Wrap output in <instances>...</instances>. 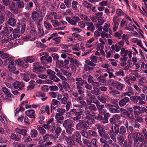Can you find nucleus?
Returning a JSON list of instances; mask_svg holds the SVG:
<instances>
[{
	"label": "nucleus",
	"mask_w": 147,
	"mask_h": 147,
	"mask_svg": "<svg viewBox=\"0 0 147 147\" xmlns=\"http://www.w3.org/2000/svg\"><path fill=\"white\" fill-rule=\"evenodd\" d=\"M30 36L24 37L23 39L25 41H33L35 40L37 35V32L34 28H32L30 32Z\"/></svg>",
	"instance_id": "f257e3e1"
},
{
	"label": "nucleus",
	"mask_w": 147,
	"mask_h": 147,
	"mask_svg": "<svg viewBox=\"0 0 147 147\" xmlns=\"http://www.w3.org/2000/svg\"><path fill=\"white\" fill-rule=\"evenodd\" d=\"M92 103L96 104L97 109L98 110L100 114L103 115L106 112V109H105V106L104 105L100 104V103L97 100L93 101Z\"/></svg>",
	"instance_id": "f03ea898"
},
{
	"label": "nucleus",
	"mask_w": 147,
	"mask_h": 147,
	"mask_svg": "<svg viewBox=\"0 0 147 147\" xmlns=\"http://www.w3.org/2000/svg\"><path fill=\"white\" fill-rule=\"evenodd\" d=\"M54 119L52 118L49 119L46 123V124H44L42 127L45 129H52L53 130H54L55 127L54 125L55 124L53 122Z\"/></svg>",
	"instance_id": "7ed1b4c3"
},
{
	"label": "nucleus",
	"mask_w": 147,
	"mask_h": 147,
	"mask_svg": "<svg viewBox=\"0 0 147 147\" xmlns=\"http://www.w3.org/2000/svg\"><path fill=\"white\" fill-rule=\"evenodd\" d=\"M45 69V68L40 66L38 62H35L34 63L33 67V71L37 74L42 73Z\"/></svg>",
	"instance_id": "20e7f679"
},
{
	"label": "nucleus",
	"mask_w": 147,
	"mask_h": 147,
	"mask_svg": "<svg viewBox=\"0 0 147 147\" xmlns=\"http://www.w3.org/2000/svg\"><path fill=\"white\" fill-rule=\"evenodd\" d=\"M98 57L95 56H92L90 59L85 61L88 65L92 67H95L96 65V63H97L98 60Z\"/></svg>",
	"instance_id": "39448f33"
},
{
	"label": "nucleus",
	"mask_w": 147,
	"mask_h": 147,
	"mask_svg": "<svg viewBox=\"0 0 147 147\" xmlns=\"http://www.w3.org/2000/svg\"><path fill=\"white\" fill-rule=\"evenodd\" d=\"M47 74L51 79L56 82H58L60 80L55 75V73L54 71L50 69H48L47 70Z\"/></svg>",
	"instance_id": "423d86ee"
},
{
	"label": "nucleus",
	"mask_w": 147,
	"mask_h": 147,
	"mask_svg": "<svg viewBox=\"0 0 147 147\" xmlns=\"http://www.w3.org/2000/svg\"><path fill=\"white\" fill-rule=\"evenodd\" d=\"M31 17L32 20L37 24H40L42 20V19L39 18V16L38 13L34 11L32 13Z\"/></svg>",
	"instance_id": "0eeeda50"
},
{
	"label": "nucleus",
	"mask_w": 147,
	"mask_h": 147,
	"mask_svg": "<svg viewBox=\"0 0 147 147\" xmlns=\"http://www.w3.org/2000/svg\"><path fill=\"white\" fill-rule=\"evenodd\" d=\"M15 131L16 133L21 134L24 136H25L27 135V130L22 126L20 125L18 126L15 128Z\"/></svg>",
	"instance_id": "6e6552de"
},
{
	"label": "nucleus",
	"mask_w": 147,
	"mask_h": 147,
	"mask_svg": "<svg viewBox=\"0 0 147 147\" xmlns=\"http://www.w3.org/2000/svg\"><path fill=\"white\" fill-rule=\"evenodd\" d=\"M72 138L74 140H75L76 142L80 145H82V142L81 140V135L78 132L76 131L72 135Z\"/></svg>",
	"instance_id": "1a4fd4ad"
},
{
	"label": "nucleus",
	"mask_w": 147,
	"mask_h": 147,
	"mask_svg": "<svg viewBox=\"0 0 147 147\" xmlns=\"http://www.w3.org/2000/svg\"><path fill=\"white\" fill-rule=\"evenodd\" d=\"M85 115L86 117L85 118V119H87V123L90 124L92 123L94 121V119H93L92 117L93 115H92L90 113L89 111L88 110H87L86 112Z\"/></svg>",
	"instance_id": "9d476101"
},
{
	"label": "nucleus",
	"mask_w": 147,
	"mask_h": 147,
	"mask_svg": "<svg viewBox=\"0 0 147 147\" xmlns=\"http://www.w3.org/2000/svg\"><path fill=\"white\" fill-rule=\"evenodd\" d=\"M86 126L84 121L80 120L79 123L76 125V128L78 130H82L86 128Z\"/></svg>",
	"instance_id": "9b49d317"
},
{
	"label": "nucleus",
	"mask_w": 147,
	"mask_h": 147,
	"mask_svg": "<svg viewBox=\"0 0 147 147\" xmlns=\"http://www.w3.org/2000/svg\"><path fill=\"white\" fill-rule=\"evenodd\" d=\"M128 51L127 50H125L124 48H122L121 49V51L120 52V54L122 57H125L124 59V61H126L127 59V57H126L128 55Z\"/></svg>",
	"instance_id": "f8f14e48"
},
{
	"label": "nucleus",
	"mask_w": 147,
	"mask_h": 147,
	"mask_svg": "<svg viewBox=\"0 0 147 147\" xmlns=\"http://www.w3.org/2000/svg\"><path fill=\"white\" fill-rule=\"evenodd\" d=\"M76 81V87L82 86L83 85L86 80H82L80 78L76 77L75 78Z\"/></svg>",
	"instance_id": "ddd939ff"
},
{
	"label": "nucleus",
	"mask_w": 147,
	"mask_h": 147,
	"mask_svg": "<svg viewBox=\"0 0 147 147\" xmlns=\"http://www.w3.org/2000/svg\"><path fill=\"white\" fill-rule=\"evenodd\" d=\"M13 85L14 88L18 90L22 89L24 87L22 82L18 81L14 82L13 84Z\"/></svg>",
	"instance_id": "4468645a"
},
{
	"label": "nucleus",
	"mask_w": 147,
	"mask_h": 147,
	"mask_svg": "<svg viewBox=\"0 0 147 147\" xmlns=\"http://www.w3.org/2000/svg\"><path fill=\"white\" fill-rule=\"evenodd\" d=\"M35 111L33 110H29L25 112V114L30 118H34L35 115Z\"/></svg>",
	"instance_id": "2eb2a0df"
},
{
	"label": "nucleus",
	"mask_w": 147,
	"mask_h": 147,
	"mask_svg": "<svg viewBox=\"0 0 147 147\" xmlns=\"http://www.w3.org/2000/svg\"><path fill=\"white\" fill-rule=\"evenodd\" d=\"M35 59V57L33 56H29L24 58V60L25 63H32L33 62Z\"/></svg>",
	"instance_id": "dca6fc26"
},
{
	"label": "nucleus",
	"mask_w": 147,
	"mask_h": 147,
	"mask_svg": "<svg viewBox=\"0 0 147 147\" xmlns=\"http://www.w3.org/2000/svg\"><path fill=\"white\" fill-rule=\"evenodd\" d=\"M129 101V98L128 97H125L124 98L121 100L119 102V106L121 107H122L125 105L127 103H128Z\"/></svg>",
	"instance_id": "f3484780"
},
{
	"label": "nucleus",
	"mask_w": 147,
	"mask_h": 147,
	"mask_svg": "<svg viewBox=\"0 0 147 147\" xmlns=\"http://www.w3.org/2000/svg\"><path fill=\"white\" fill-rule=\"evenodd\" d=\"M16 64L14 63V61H12L9 62L8 66V68L10 71L13 72L16 69Z\"/></svg>",
	"instance_id": "a211bd4d"
},
{
	"label": "nucleus",
	"mask_w": 147,
	"mask_h": 147,
	"mask_svg": "<svg viewBox=\"0 0 147 147\" xmlns=\"http://www.w3.org/2000/svg\"><path fill=\"white\" fill-rule=\"evenodd\" d=\"M38 34L40 37H42L45 34L44 32L41 25L40 24H37Z\"/></svg>",
	"instance_id": "6ab92c4d"
},
{
	"label": "nucleus",
	"mask_w": 147,
	"mask_h": 147,
	"mask_svg": "<svg viewBox=\"0 0 147 147\" xmlns=\"http://www.w3.org/2000/svg\"><path fill=\"white\" fill-rule=\"evenodd\" d=\"M133 24L132 22H130L128 26L125 28V29L129 31H132L134 30V27L136 30H137L138 29L137 27L135 25Z\"/></svg>",
	"instance_id": "aec40b11"
},
{
	"label": "nucleus",
	"mask_w": 147,
	"mask_h": 147,
	"mask_svg": "<svg viewBox=\"0 0 147 147\" xmlns=\"http://www.w3.org/2000/svg\"><path fill=\"white\" fill-rule=\"evenodd\" d=\"M115 87L118 90H123L125 87V85L121 82L117 81Z\"/></svg>",
	"instance_id": "412c9836"
},
{
	"label": "nucleus",
	"mask_w": 147,
	"mask_h": 147,
	"mask_svg": "<svg viewBox=\"0 0 147 147\" xmlns=\"http://www.w3.org/2000/svg\"><path fill=\"white\" fill-rule=\"evenodd\" d=\"M63 97L61 100V102L63 104H65L67 103V98H68V96L67 93L63 92L62 93Z\"/></svg>",
	"instance_id": "4be33fe9"
},
{
	"label": "nucleus",
	"mask_w": 147,
	"mask_h": 147,
	"mask_svg": "<svg viewBox=\"0 0 147 147\" xmlns=\"http://www.w3.org/2000/svg\"><path fill=\"white\" fill-rule=\"evenodd\" d=\"M1 90L4 92V94L10 98L13 97V95L11 94L10 92L8 90V89L5 87H3L2 88Z\"/></svg>",
	"instance_id": "5701e85b"
},
{
	"label": "nucleus",
	"mask_w": 147,
	"mask_h": 147,
	"mask_svg": "<svg viewBox=\"0 0 147 147\" xmlns=\"http://www.w3.org/2000/svg\"><path fill=\"white\" fill-rule=\"evenodd\" d=\"M65 140L67 142L68 145H70V146H69V147H71V145H74L75 144L74 140L71 136L68 138H66Z\"/></svg>",
	"instance_id": "b1692460"
},
{
	"label": "nucleus",
	"mask_w": 147,
	"mask_h": 147,
	"mask_svg": "<svg viewBox=\"0 0 147 147\" xmlns=\"http://www.w3.org/2000/svg\"><path fill=\"white\" fill-rule=\"evenodd\" d=\"M0 120L3 123L6 124L8 123V120L7 118L3 114H2L0 115Z\"/></svg>",
	"instance_id": "393cba45"
},
{
	"label": "nucleus",
	"mask_w": 147,
	"mask_h": 147,
	"mask_svg": "<svg viewBox=\"0 0 147 147\" xmlns=\"http://www.w3.org/2000/svg\"><path fill=\"white\" fill-rule=\"evenodd\" d=\"M10 138L14 140L18 141L20 139L21 136L19 135H16L15 134H11Z\"/></svg>",
	"instance_id": "a878e982"
},
{
	"label": "nucleus",
	"mask_w": 147,
	"mask_h": 147,
	"mask_svg": "<svg viewBox=\"0 0 147 147\" xmlns=\"http://www.w3.org/2000/svg\"><path fill=\"white\" fill-rule=\"evenodd\" d=\"M94 38H92L88 40L86 42V46L87 48H90L93 47V45L91 44L94 40Z\"/></svg>",
	"instance_id": "bb28decb"
},
{
	"label": "nucleus",
	"mask_w": 147,
	"mask_h": 147,
	"mask_svg": "<svg viewBox=\"0 0 147 147\" xmlns=\"http://www.w3.org/2000/svg\"><path fill=\"white\" fill-rule=\"evenodd\" d=\"M95 98V96L91 94H88V99L87 100V103L88 105H90L92 102V100Z\"/></svg>",
	"instance_id": "cd10ccee"
},
{
	"label": "nucleus",
	"mask_w": 147,
	"mask_h": 147,
	"mask_svg": "<svg viewBox=\"0 0 147 147\" xmlns=\"http://www.w3.org/2000/svg\"><path fill=\"white\" fill-rule=\"evenodd\" d=\"M8 24L10 26H13L16 25V20L14 18H9L8 21Z\"/></svg>",
	"instance_id": "c85d7f7f"
},
{
	"label": "nucleus",
	"mask_w": 147,
	"mask_h": 147,
	"mask_svg": "<svg viewBox=\"0 0 147 147\" xmlns=\"http://www.w3.org/2000/svg\"><path fill=\"white\" fill-rule=\"evenodd\" d=\"M82 113V111L79 112H76V116L73 118V119L74 121H77L80 119L81 117V115Z\"/></svg>",
	"instance_id": "c756f323"
},
{
	"label": "nucleus",
	"mask_w": 147,
	"mask_h": 147,
	"mask_svg": "<svg viewBox=\"0 0 147 147\" xmlns=\"http://www.w3.org/2000/svg\"><path fill=\"white\" fill-rule=\"evenodd\" d=\"M35 82L34 81H31L30 82V84L28 85L27 87V90H31L33 89L34 88L35 84H34Z\"/></svg>",
	"instance_id": "7c9ffc66"
},
{
	"label": "nucleus",
	"mask_w": 147,
	"mask_h": 147,
	"mask_svg": "<svg viewBox=\"0 0 147 147\" xmlns=\"http://www.w3.org/2000/svg\"><path fill=\"white\" fill-rule=\"evenodd\" d=\"M72 123V122L71 120L69 119L67 120L64 121L63 125L65 127L70 126L71 125Z\"/></svg>",
	"instance_id": "2f4dec72"
},
{
	"label": "nucleus",
	"mask_w": 147,
	"mask_h": 147,
	"mask_svg": "<svg viewBox=\"0 0 147 147\" xmlns=\"http://www.w3.org/2000/svg\"><path fill=\"white\" fill-rule=\"evenodd\" d=\"M62 115H58V114H56V116H55V119L56 120L58 121V123H60V124L62 123L64 117L63 116H61Z\"/></svg>",
	"instance_id": "473e14b6"
},
{
	"label": "nucleus",
	"mask_w": 147,
	"mask_h": 147,
	"mask_svg": "<svg viewBox=\"0 0 147 147\" xmlns=\"http://www.w3.org/2000/svg\"><path fill=\"white\" fill-rule=\"evenodd\" d=\"M117 139L118 141L119 144L121 145H122L124 141L123 137L122 136L118 135L117 136Z\"/></svg>",
	"instance_id": "72a5a7b5"
},
{
	"label": "nucleus",
	"mask_w": 147,
	"mask_h": 147,
	"mask_svg": "<svg viewBox=\"0 0 147 147\" xmlns=\"http://www.w3.org/2000/svg\"><path fill=\"white\" fill-rule=\"evenodd\" d=\"M0 57L2 59H4L7 58L10 56L9 54L7 53H4L3 51H0Z\"/></svg>",
	"instance_id": "f704fd0d"
},
{
	"label": "nucleus",
	"mask_w": 147,
	"mask_h": 147,
	"mask_svg": "<svg viewBox=\"0 0 147 147\" xmlns=\"http://www.w3.org/2000/svg\"><path fill=\"white\" fill-rule=\"evenodd\" d=\"M28 103V101L27 100H25V101L22 102L20 106V110L22 111H24L25 109L24 107H25L27 104Z\"/></svg>",
	"instance_id": "c9c22d12"
},
{
	"label": "nucleus",
	"mask_w": 147,
	"mask_h": 147,
	"mask_svg": "<svg viewBox=\"0 0 147 147\" xmlns=\"http://www.w3.org/2000/svg\"><path fill=\"white\" fill-rule=\"evenodd\" d=\"M127 22L126 20L125 19H123L121 21L120 26L121 27H123L124 26H125V28L128 26H127Z\"/></svg>",
	"instance_id": "e433bc0d"
},
{
	"label": "nucleus",
	"mask_w": 147,
	"mask_h": 147,
	"mask_svg": "<svg viewBox=\"0 0 147 147\" xmlns=\"http://www.w3.org/2000/svg\"><path fill=\"white\" fill-rule=\"evenodd\" d=\"M97 98L102 103L105 104L106 103L107 99L104 96L102 95H100L97 97Z\"/></svg>",
	"instance_id": "4c0bfd02"
},
{
	"label": "nucleus",
	"mask_w": 147,
	"mask_h": 147,
	"mask_svg": "<svg viewBox=\"0 0 147 147\" xmlns=\"http://www.w3.org/2000/svg\"><path fill=\"white\" fill-rule=\"evenodd\" d=\"M117 15L119 16H125V13L120 9H117L116 11Z\"/></svg>",
	"instance_id": "58836bf2"
},
{
	"label": "nucleus",
	"mask_w": 147,
	"mask_h": 147,
	"mask_svg": "<svg viewBox=\"0 0 147 147\" xmlns=\"http://www.w3.org/2000/svg\"><path fill=\"white\" fill-rule=\"evenodd\" d=\"M111 48L113 50H115L117 52H119L121 49L120 47L116 44L112 45Z\"/></svg>",
	"instance_id": "ea45409f"
},
{
	"label": "nucleus",
	"mask_w": 147,
	"mask_h": 147,
	"mask_svg": "<svg viewBox=\"0 0 147 147\" xmlns=\"http://www.w3.org/2000/svg\"><path fill=\"white\" fill-rule=\"evenodd\" d=\"M111 94L113 96L118 97L120 94V92L116 90H113L110 92Z\"/></svg>",
	"instance_id": "a19ab883"
},
{
	"label": "nucleus",
	"mask_w": 147,
	"mask_h": 147,
	"mask_svg": "<svg viewBox=\"0 0 147 147\" xmlns=\"http://www.w3.org/2000/svg\"><path fill=\"white\" fill-rule=\"evenodd\" d=\"M83 6L88 9H90L92 6V5L87 1H84L82 3Z\"/></svg>",
	"instance_id": "79ce46f5"
},
{
	"label": "nucleus",
	"mask_w": 147,
	"mask_h": 147,
	"mask_svg": "<svg viewBox=\"0 0 147 147\" xmlns=\"http://www.w3.org/2000/svg\"><path fill=\"white\" fill-rule=\"evenodd\" d=\"M115 74L117 76L123 77L124 76V73L123 70H120L119 71H116Z\"/></svg>",
	"instance_id": "37998d69"
},
{
	"label": "nucleus",
	"mask_w": 147,
	"mask_h": 147,
	"mask_svg": "<svg viewBox=\"0 0 147 147\" xmlns=\"http://www.w3.org/2000/svg\"><path fill=\"white\" fill-rule=\"evenodd\" d=\"M50 136V135L48 134H47L45 136H43V140H40L38 143L39 144H41L45 142L46 140Z\"/></svg>",
	"instance_id": "c03bdc74"
},
{
	"label": "nucleus",
	"mask_w": 147,
	"mask_h": 147,
	"mask_svg": "<svg viewBox=\"0 0 147 147\" xmlns=\"http://www.w3.org/2000/svg\"><path fill=\"white\" fill-rule=\"evenodd\" d=\"M66 20L69 23L72 25H75L76 24V22L75 21L71 19L69 17H66Z\"/></svg>",
	"instance_id": "a18cd8bd"
},
{
	"label": "nucleus",
	"mask_w": 147,
	"mask_h": 147,
	"mask_svg": "<svg viewBox=\"0 0 147 147\" xmlns=\"http://www.w3.org/2000/svg\"><path fill=\"white\" fill-rule=\"evenodd\" d=\"M44 25L46 28L47 30H50L51 28L52 27L50 24L46 21H45L44 22Z\"/></svg>",
	"instance_id": "49530a36"
},
{
	"label": "nucleus",
	"mask_w": 147,
	"mask_h": 147,
	"mask_svg": "<svg viewBox=\"0 0 147 147\" xmlns=\"http://www.w3.org/2000/svg\"><path fill=\"white\" fill-rule=\"evenodd\" d=\"M86 24L88 26L87 29L90 31H93L94 28L93 24L89 22H87Z\"/></svg>",
	"instance_id": "de8ad7c7"
},
{
	"label": "nucleus",
	"mask_w": 147,
	"mask_h": 147,
	"mask_svg": "<svg viewBox=\"0 0 147 147\" xmlns=\"http://www.w3.org/2000/svg\"><path fill=\"white\" fill-rule=\"evenodd\" d=\"M110 25L109 23H105L103 27V30L107 32H108L110 30Z\"/></svg>",
	"instance_id": "09e8293b"
},
{
	"label": "nucleus",
	"mask_w": 147,
	"mask_h": 147,
	"mask_svg": "<svg viewBox=\"0 0 147 147\" xmlns=\"http://www.w3.org/2000/svg\"><path fill=\"white\" fill-rule=\"evenodd\" d=\"M45 19H46V20H49L51 22L53 19V17L52 16L51 12L47 13L45 16Z\"/></svg>",
	"instance_id": "8fccbe9b"
},
{
	"label": "nucleus",
	"mask_w": 147,
	"mask_h": 147,
	"mask_svg": "<svg viewBox=\"0 0 147 147\" xmlns=\"http://www.w3.org/2000/svg\"><path fill=\"white\" fill-rule=\"evenodd\" d=\"M57 111L58 113H57L56 114L60 115H63V113L65 112V110L62 108H58L57 109Z\"/></svg>",
	"instance_id": "3c124183"
},
{
	"label": "nucleus",
	"mask_w": 147,
	"mask_h": 147,
	"mask_svg": "<svg viewBox=\"0 0 147 147\" xmlns=\"http://www.w3.org/2000/svg\"><path fill=\"white\" fill-rule=\"evenodd\" d=\"M97 80L98 81L101 83H105L106 80L103 76H100L97 78Z\"/></svg>",
	"instance_id": "603ef678"
},
{
	"label": "nucleus",
	"mask_w": 147,
	"mask_h": 147,
	"mask_svg": "<svg viewBox=\"0 0 147 147\" xmlns=\"http://www.w3.org/2000/svg\"><path fill=\"white\" fill-rule=\"evenodd\" d=\"M129 71L131 72V74L134 75L137 78H140V76L138 74V71L136 70L132 71L131 70H130Z\"/></svg>",
	"instance_id": "864d4df0"
},
{
	"label": "nucleus",
	"mask_w": 147,
	"mask_h": 147,
	"mask_svg": "<svg viewBox=\"0 0 147 147\" xmlns=\"http://www.w3.org/2000/svg\"><path fill=\"white\" fill-rule=\"evenodd\" d=\"M78 4V2L75 1H73L72 2V9L73 10H76L77 7V5Z\"/></svg>",
	"instance_id": "5fc2aeb1"
},
{
	"label": "nucleus",
	"mask_w": 147,
	"mask_h": 147,
	"mask_svg": "<svg viewBox=\"0 0 147 147\" xmlns=\"http://www.w3.org/2000/svg\"><path fill=\"white\" fill-rule=\"evenodd\" d=\"M46 13V8L45 6L42 7L40 10V14L41 16H44Z\"/></svg>",
	"instance_id": "6e6d98bb"
},
{
	"label": "nucleus",
	"mask_w": 147,
	"mask_h": 147,
	"mask_svg": "<svg viewBox=\"0 0 147 147\" xmlns=\"http://www.w3.org/2000/svg\"><path fill=\"white\" fill-rule=\"evenodd\" d=\"M51 105L55 106H58L60 105V102L59 101H57L56 99H53L52 100Z\"/></svg>",
	"instance_id": "4d7b16f0"
},
{
	"label": "nucleus",
	"mask_w": 147,
	"mask_h": 147,
	"mask_svg": "<svg viewBox=\"0 0 147 147\" xmlns=\"http://www.w3.org/2000/svg\"><path fill=\"white\" fill-rule=\"evenodd\" d=\"M72 0H65L64 3L67 8L70 7L71 6V3Z\"/></svg>",
	"instance_id": "13d9d810"
},
{
	"label": "nucleus",
	"mask_w": 147,
	"mask_h": 147,
	"mask_svg": "<svg viewBox=\"0 0 147 147\" xmlns=\"http://www.w3.org/2000/svg\"><path fill=\"white\" fill-rule=\"evenodd\" d=\"M98 24L96 25V27H98V25H101L102 24L105 22V20L101 17H98Z\"/></svg>",
	"instance_id": "bf43d9fd"
},
{
	"label": "nucleus",
	"mask_w": 147,
	"mask_h": 147,
	"mask_svg": "<svg viewBox=\"0 0 147 147\" xmlns=\"http://www.w3.org/2000/svg\"><path fill=\"white\" fill-rule=\"evenodd\" d=\"M105 51L106 54V57L107 58H109L111 57H113V54L111 50H108V49H106Z\"/></svg>",
	"instance_id": "052dcab7"
},
{
	"label": "nucleus",
	"mask_w": 147,
	"mask_h": 147,
	"mask_svg": "<svg viewBox=\"0 0 147 147\" xmlns=\"http://www.w3.org/2000/svg\"><path fill=\"white\" fill-rule=\"evenodd\" d=\"M126 132V129L125 127L123 126H121L119 130V133L121 135H123L125 134Z\"/></svg>",
	"instance_id": "680f3d73"
},
{
	"label": "nucleus",
	"mask_w": 147,
	"mask_h": 147,
	"mask_svg": "<svg viewBox=\"0 0 147 147\" xmlns=\"http://www.w3.org/2000/svg\"><path fill=\"white\" fill-rule=\"evenodd\" d=\"M122 34V31L120 30L119 31L115 33V36L118 39H120L121 38V34Z\"/></svg>",
	"instance_id": "e2e57ef3"
},
{
	"label": "nucleus",
	"mask_w": 147,
	"mask_h": 147,
	"mask_svg": "<svg viewBox=\"0 0 147 147\" xmlns=\"http://www.w3.org/2000/svg\"><path fill=\"white\" fill-rule=\"evenodd\" d=\"M140 133L139 132L135 133L133 134V136L134 138L136 139L134 140V142L135 143L136 142H138L137 139L139 138V136L140 134Z\"/></svg>",
	"instance_id": "0e129e2a"
},
{
	"label": "nucleus",
	"mask_w": 147,
	"mask_h": 147,
	"mask_svg": "<svg viewBox=\"0 0 147 147\" xmlns=\"http://www.w3.org/2000/svg\"><path fill=\"white\" fill-rule=\"evenodd\" d=\"M30 135L32 137H34L38 135V132L36 130L33 129L31 130Z\"/></svg>",
	"instance_id": "69168bd1"
},
{
	"label": "nucleus",
	"mask_w": 147,
	"mask_h": 147,
	"mask_svg": "<svg viewBox=\"0 0 147 147\" xmlns=\"http://www.w3.org/2000/svg\"><path fill=\"white\" fill-rule=\"evenodd\" d=\"M83 141L84 144H86L88 147H91V143L88 140L86 139H83Z\"/></svg>",
	"instance_id": "338daca9"
},
{
	"label": "nucleus",
	"mask_w": 147,
	"mask_h": 147,
	"mask_svg": "<svg viewBox=\"0 0 147 147\" xmlns=\"http://www.w3.org/2000/svg\"><path fill=\"white\" fill-rule=\"evenodd\" d=\"M131 123L135 128H138L139 127L140 124L138 122L132 120L131 121Z\"/></svg>",
	"instance_id": "774afa93"
}]
</instances>
